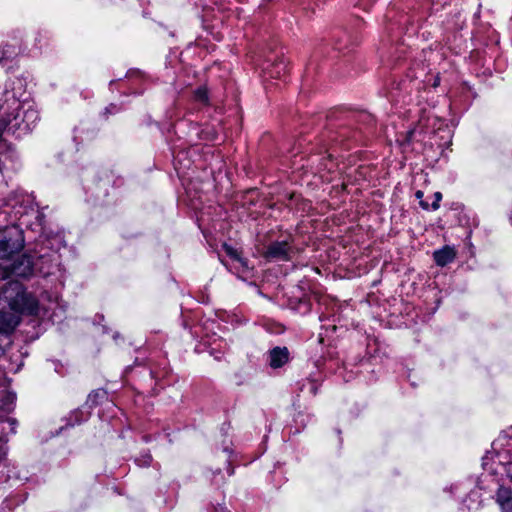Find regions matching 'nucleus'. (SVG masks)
<instances>
[{
	"label": "nucleus",
	"instance_id": "13",
	"mask_svg": "<svg viewBox=\"0 0 512 512\" xmlns=\"http://www.w3.org/2000/svg\"><path fill=\"white\" fill-rule=\"evenodd\" d=\"M195 97L197 100L203 102V103H207L208 101V93H207V89L206 88H198L196 91H195Z\"/></svg>",
	"mask_w": 512,
	"mask_h": 512
},
{
	"label": "nucleus",
	"instance_id": "4",
	"mask_svg": "<svg viewBox=\"0 0 512 512\" xmlns=\"http://www.w3.org/2000/svg\"><path fill=\"white\" fill-rule=\"evenodd\" d=\"M289 350L287 347H274L269 351L268 362L271 368L277 369L284 366L289 361Z\"/></svg>",
	"mask_w": 512,
	"mask_h": 512
},
{
	"label": "nucleus",
	"instance_id": "19",
	"mask_svg": "<svg viewBox=\"0 0 512 512\" xmlns=\"http://www.w3.org/2000/svg\"><path fill=\"white\" fill-rule=\"evenodd\" d=\"M420 206L424 209V210H428L429 209V204L423 200H420L419 202Z\"/></svg>",
	"mask_w": 512,
	"mask_h": 512
},
{
	"label": "nucleus",
	"instance_id": "5",
	"mask_svg": "<svg viewBox=\"0 0 512 512\" xmlns=\"http://www.w3.org/2000/svg\"><path fill=\"white\" fill-rule=\"evenodd\" d=\"M496 503L500 506L501 512H512V490L500 486L495 495Z\"/></svg>",
	"mask_w": 512,
	"mask_h": 512
},
{
	"label": "nucleus",
	"instance_id": "16",
	"mask_svg": "<svg viewBox=\"0 0 512 512\" xmlns=\"http://www.w3.org/2000/svg\"><path fill=\"white\" fill-rule=\"evenodd\" d=\"M9 424L11 425V432L12 433H16V420L15 419H9L8 420Z\"/></svg>",
	"mask_w": 512,
	"mask_h": 512
},
{
	"label": "nucleus",
	"instance_id": "1",
	"mask_svg": "<svg viewBox=\"0 0 512 512\" xmlns=\"http://www.w3.org/2000/svg\"><path fill=\"white\" fill-rule=\"evenodd\" d=\"M56 299L44 292L40 299L27 292L15 281L0 288V334L9 335L21 321V315L43 318L48 316Z\"/></svg>",
	"mask_w": 512,
	"mask_h": 512
},
{
	"label": "nucleus",
	"instance_id": "7",
	"mask_svg": "<svg viewBox=\"0 0 512 512\" xmlns=\"http://www.w3.org/2000/svg\"><path fill=\"white\" fill-rule=\"evenodd\" d=\"M287 72V65L283 60L271 64L264 68V73L269 78H281Z\"/></svg>",
	"mask_w": 512,
	"mask_h": 512
},
{
	"label": "nucleus",
	"instance_id": "15",
	"mask_svg": "<svg viewBox=\"0 0 512 512\" xmlns=\"http://www.w3.org/2000/svg\"><path fill=\"white\" fill-rule=\"evenodd\" d=\"M442 199V194L440 192H435L434 193V201L433 203L431 204V208L432 210H437L439 208V203Z\"/></svg>",
	"mask_w": 512,
	"mask_h": 512
},
{
	"label": "nucleus",
	"instance_id": "6",
	"mask_svg": "<svg viewBox=\"0 0 512 512\" xmlns=\"http://www.w3.org/2000/svg\"><path fill=\"white\" fill-rule=\"evenodd\" d=\"M456 257V252L450 246H444L443 248L434 251L433 258L438 266L444 267L451 263Z\"/></svg>",
	"mask_w": 512,
	"mask_h": 512
},
{
	"label": "nucleus",
	"instance_id": "20",
	"mask_svg": "<svg viewBox=\"0 0 512 512\" xmlns=\"http://www.w3.org/2000/svg\"><path fill=\"white\" fill-rule=\"evenodd\" d=\"M152 461V457L150 455H147L145 458H144V461H143V464L144 465H149Z\"/></svg>",
	"mask_w": 512,
	"mask_h": 512
},
{
	"label": "nucleus",
	"instance_id": "9",
	"mask_svg": "<svg viewBox=\"0 0 512 512\" xmlns=\"http://www.w3.org/2000/svg\"><path fill=\"white\" fill-rule=\"evenodd\" d=\"M89 418V413H85L81 409H75L69 414L68 425L74 426L86 421Z\"/></svg>",
	"mask_w": 512,
	"mask_h": 512
},
{
	"label": "nucleus",
	"instance_id": "10",
	"mask_svg": "<svg viewBox=\"0 0 512 512\" xmlns=\"http://www.w3.org/2000/svg\"><path fill=\"white\" fill-rule=\"evenodd\" d=\"M225 253L232 259L238 261L244 269H248V261L240 256L238 251L228 244L223 245Z\"/></svg>",
	"mask_w": 512,
	"mask_h": 512
},
{
	"label": "nucleus",
	"instance_id": "17",
	"mask_svg": "<svg viewBox=\"0 0 512 512\" xmlns=\"http://www.w3.org/2000/svg\"><path fill=\"white\" fill-rule=\"evenodd\" d=\"M507 476L512 480V462L508 463L506 467Z\"/></svg>",
	"mask_w": 512,
	"mask_h": 512
},
{
	"label": "nucleus",
	"instance_id": "12",
	"mask_svg": "<svg viewBox=\"0 0 512 512\" xmlns=\"http://www.w3.org/2000/svg\"><path fill=\"white\" fill-rule=\"evenodd\" d=\"M16 55L15 47L11 45H5L0 48V63H4L7 60L13 58Z\"/></svg>",
	"mask_w": 512,
	"mask_h": 512
},
{
	"label": "nucleus",
	"instance_id": "8",
	"mask_svg": "<svg viewBox=\"0 0 512 512\" xmlns=\"http://www.w3.org/2000/svg\"><path fill=\"white\" fill-rule=\"evenodd\" d=\"M107 393L103 389H98L92 391L86 400V405L89 406V408H92L100 403L101 400H103L106 397Z\"/></svg>",
	"mask_w": 512,
	"mask_h": 512
},
{
	"label": "nucleus",
	"instance_id": "14",
	"mask_svg": "<svg viewBox=\"0 0 512 512\" xmlns=\"http://www.w3.org/2000/svg\"><path fill=\"white\" fill-rule=\"evenodd\" d=\"M9 343V337L4 334H0V357L5 353V348Z\"/></svg>",
	"mask_w": 512,
	"mask_h": 512
},
{
	"label": "nucleus",
	"instance_id": "21",
	"mask_svg": "<svg viewBox=\"0 0 512 512\" xmlns=\"http://www.w3.org/2000/svg\"><path fill=\"white\" fill-rule=\"evenodd\" d=\"M415 196L417 199L422 200L424 193L421 190L416 191Z\"/></svg>",
	"mask_w": 512,
	"mask_h": 512
},
{
	"label": "nucleus",
	"instance_id": "18",
	"mask_svg": "<svg viewBox=\"0 0 512 512\" xmlns=\"http://www.w3.org/2000/svg\"><path fill=\"white\" fill-rule=\"evenodd\" d=\"M213 512H228V510L226 509V507H224L222 505H219V506L214 508Z\"/></svg>",
	"mask_w": 512,
	"mask_h": 512
},
{
	"label": "nucleus",
	"instance_id": "3",
	"mask_svg": "<svg viewBox=\"0 0 512 512\" xmlns=\"http://www.w3.org/2000/svg\"><path fill=\"white\" fill-rule=\"evenodd\" d=\"M292 254L293 247L288 241H274L267 246L264 257L268 260L290 261Z\"/></svg>",
	"mask_w": 512,
	"mask_h": 512
},
{
	"label": "nucleus",
	"instance_id": "2",
	"mask_svg": "<svg viewBox=\"0 0 512 512\" xmlns=\"http://www.w3.org/2000/svg\"><path fill=\"white\" fill-rule=\"evenodd\" d=\"M24 235L17 225H10L0 229V277L28 278L33 274L34 262L30 255L22 254L16 258L14 255L24 247Z\"/></svg>",
	"mask_w": 512,
	"mask_h": 512
},
{
	"label": "nucleus",
	"instance_id": "11",
	"mask_svg": "<svg viewBox=\"0 0 512 512\" xmlns=\"http://www.w3.org/2000/svg\"><path fill=\"white\" fill-rule=\"evenodd\" d=\"M39 119L38 112L34 109H28L23 114V122L27 129H31V126Z\"/></svg>",
	"mask_w": 512,
	"mask_h": 512
}]
</instances>
